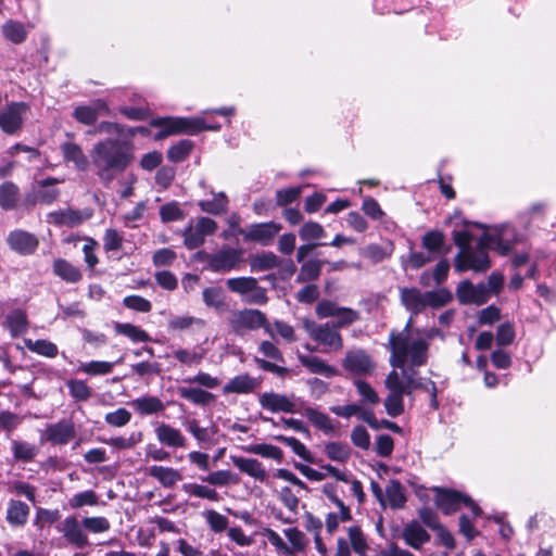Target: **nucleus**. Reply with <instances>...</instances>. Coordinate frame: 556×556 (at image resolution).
<instances>
[{"mask_svg":"<svg viewBox=\"0 0 556 556\" xmlns=\"http://www.w3.org/2000/svg\"><path fill=\"white\" fill-rule=\"evenodd\" d=\"M25 346L33 353H36L38 355L53 358L58 355L59 350L58 346L48 340H31V339H25L24 340Z\"/></svg>","mask_w":556,"mask_h":556,"instance_id":"nucleus-42","label":"nucleus"},{"mask_svg":"<svg viewBox=\"0 0 556 556\" xmlns=\"http://www.w3.org/2000/svg\"><path fill=\"white\" fill-rule=\"evenodd\" d=\"M53 273L62 280L75 283L81 279L80 270L63 258H58L53 263Z\"/></svg>","mask_w":556,"mask_h":556,"instance_id":"nucleus-34","label":"nucleus"},{"mask_svg":"<svg viewBox=\"0 0 556 556\" xmlns=\"http://www.w3.org/2000/svg\"><path fill=\"white\" fill-rule=\"evenodd\" d=\"M434 502L445 515L457 511L462 506L470 509L473 517L481 515L480 507L466 494L451 489L434 488Z\"/></svg>","mask_w":556,"mask_h":556,"instance_id":"nucleus-8","label":"nucleus"},{"mask_svg":"<svg viewBox=\"0 0 556 556\" xmlns=\"http://www.w3.org/2000/svg\"><path fill=\"white\" fill-rule=\"evenodd\" d=\"M236 112L233 106H224L217 110H206L201 115L194 117H164L152 121V125L160 127L161 130L155 135V139H163L167 136L177 134L197 135L204 130H219L220 125L208 121L207 116L215 113L222 116H231Z\"/></svg>","mask_w":556,"mask_h":556,"instance_id":"nucleus-4","label":"nucleus"},{"mask_svg":"<svg viewBox=\"0 0 556 556\" xmlns=\"http://www.w3.org/2000/svg\"><path fill=\"white\" fill-rule=\"evenodd\" d=\"M173 356L182 365L192 366L198 365L204 357V352H197L188 349H176L173 351Z\"/></svg>","mask_w":556,"mask_h":556,"instance_id":"nucleus-59","label":"nucleus"},{"mask_svg":"<svg viewBox=\"0 0 556 556\" xmlns=\"http://www.w3.org/2000/svg\"><path fill=\"white\" fill-rule=\"evenodd\" d=\"M457 299L463 304H483L488 301L489 291L484 285H472L469 281H463L456 291Z\"/></svg>","mask_w":556,"mask_h":556,"instance_id":"nucleus-19","label":"nucleus"},{"mask_svg":"<svg viewBox=\"0 0 556 556\" xmlns=\"http://www.w3.org/2000/svg\"><path fill=\"white\" fill-rule=\"evenodd\" d=\"M283 534L290 543V545H288L289 552L287 555H293L305 551L307 546V539L302 531L296 528H289L283 530Z\"/></svg>","mask_w":556,"mask_h":556,"instance_id":"nucleus-44","label":"nucleus"},{"mask_svg":"<svg viewBox=\"0 0 556 556\" xmlns=\"http://www.w3.org/2000/svg\"><path fill=\"white\" fill-rule=\"evenodd\" d=\"M160 216L163 223H169L182 219L185 217V213L180 208L179 203L173 201L161 206Z\"/></svg>","mask_w":556,"mask_h":556,"instance_id":"nucleus-62","label":"nucleus"},{"mask_svg":"<svg viewBox=\"0 0 556 556\" xmlns=\"http://www.w3.org/2000/svg\"><path fill=\"white\" fill-rule=\"evenodd\" d=\"M298 359L312 374L321 375L326 378H331L338 375V369L334 366L329 365L318 356L299 353Z\"/></svg>","mask_w":556,"mask_h":556,"instance_id":"nucleus-24","label":"nucleus"},{"mask_svg":"<svg viewBox=\"0 0 556 556\" xmlns=\"http://www.w3.org/2000/svg\"><path fill=\"white\" fill-rule=\"evenodd\" d=\"M243 451L247 453L258 455L264 458L274 459L278 463L282 460L283 456V453L280 447L267 443L251 444L244 446Z\"/></svg>","mask_w":556,"mask_h":556,"instance_id":"nucleus-39","label":"nucleus"},{"mask_svg":"<svg viewBox=\"0 0 556 556\" xmlns=\"http://www.w3.org/2000/svg\"><path fill=\"white\" fill-rule=\"evenodd\" d=\"M115 363L105 361H90L80 363L77 368L78 372H84L88 376H105L113 371Z\"/></svg>","mask_w":556,"mask_h":556,"instance_id":"nucleus-43","label":"nucleus"},{"mask_svg":"<svg viewBox=\"0 0 556 556\" xmlns=\"http://www.w3.org/2000/svg\"><path fill=\"white\" fill-rule=\"evenodd\" d=\"M60 531L68 543L78 548L88 544V536L84 531L83 522L80 523L75 517H66L61 523Z\"/></svg>","mask_w":556,"mask_h":556,"instance_id":"nucleus-20","label":"nucleus"},{"mask_svg":"<svg viewBox=\"0 0 556 556\" xmlns=\"http://www.w3.org/2000/svg\"><path fill=\"white\" fill-rule=\"evenodd\" d=\"M352 549L359 556H366L368 543L359 527H350L348 530Z\"/></svg>","mask_w":556,"mask_h":556,"instance_id":"nucleus-52","label":"nucleus"},{"mask_svg":"<svg viewBox=\"0 0 556 556\" xmlns=\"http://www.w3.org/2000/svg\"><path fill=\"white\" fill-rule=\"evenodd\" d=\"M206 325L205 320L189 315H176L172 316L168 320V329L173 331H184L191 328H204Z\"/></svg>","mask_w":556,"mask_h":556,"instance_id":"nucleus-35","label":"nucleus"},{"mask_svg":"<svg viewBox=\"0 0 556 556\" xmlns=\"http://www.w3.org/2000/svg\"><path fill=\"white\" fill-rule=\"evenodd\" d=\"M260 380L253 378L249 375H239L233 377L229 382H227L223 392L228 393H249L254 391L260 386Z\"/></svg>","mask_w":556,"mask_h":556,"instance_id":"nucleus-30","label":"nucleus"},{"mask_svg":"<svg viewBox=\"0 0 556 556\" xmlns=\"http://www.w3.org/2000/svg\"><path fill=\"white\" fill-rule=\"evenodd\" d=\"M386 505L393 509L402 508L406 502L405 491L402 483L397 480H392L386 488L384 495Z\"/></svg>","mask_w":556,"mask_h":556,"instance_id":"nucleus-33","label":"nucleus"},{"mask_svg":"<svg viewBox=\"0 0 556 556\" xmlns=\"http://www.w3.org/2000/svg\"><path fill=\"white\" fill-rule=\"evenodd\" d=\"M155 434L160 443L169 447H186L187 440L179 429L161 424L155 428Z\"/></svg>","mask_w":556,"mask_h":556,"instance_id":"nucleus-26","label":"nucleus"},{"mask_svg":"<svg viewBox=\"0 0 556 556\" xmlns=\"http://www.w3.org/2000/svg\"><path fill=\"white\" fill-rule=\"evenodd\" d=\"M114 329L118 334L129 338L132 342H147L150 340L149 334L144 330L132 324L116 323Z\"/></svg>","mask_w":556,"mask_h":556,"instance_id":"nucleus-49","label":"nucleus"},{"mask_svg":"<svg viewBox=\"0 0 556 556\" xmlns=\"http://www.w3.org/2000/svg\"><path fill=\"white\" fill-rule=\"evenodd\" d=\"M279 265V258L273 252H264L251 260V268L254 271L269 270Z\"/></svg>","mask_w":556,"mask_h":556,"instance_id":"nucleus-55","label":"nucleus"},{"mask_svg":"<svg viewBox=\"0 0 556 556\" xmlns=\"http://www.w3.org/2000/svg\"><path fill=\"white\" fill-rule=\"evenodd\" d=\"M213 195L212 200H201L198 202L199 207L202 212L220 215L227 212L228 198L224 192H211Z\"/></svg>","mask_w":556,"mask_h":556,"instance_id":"nucleus-32","label":"nucleus"},{"mask_svg":"<svg viewBox=\"0 0 556 556\" xmlns=\"http://www.w3.org/2000/svg\"><path fill=\"white\" fill-rule=\"evenodd\" d=\"M217 230V223L210 217H200L195 224H190L184 230V244L189 250L201 247L206 236L213 235Z\"/></svg>","mask_w":556,"mask_h":556,"instance_id":"nucleus-11","label":"nucleus"},{"mask_svg":"<svg viewBox=\"0 0 556 556\" xmlns=\"http://www.w3.org/2000/svg\"><path fill=\"white\" fill-rule=\"evenodd\" d=\"M60 149L66 163H73L74 166L81 172L88 169L90 162L79 144L73 141H66L61 144Z\"/></svg>","mask_w":556,"mask_h":556,"instance_id":"nucleus-22","label":"nucleus"},{"mask_svg":"<svg viewBox=\"0 0 556 556\" xmlns=\"http://www.w3.org/2000/svg\"><path fill=\"white\" fill-rule=\"evenodd\" d=\"M8 243L12 250L21 254H30L36 250L38 240L27 231L15 230L9 235Z\"/></svg>","mask_w":556,"mask_h":556,"instance_id":"nucleus-23","label":"nucleus"},{"mask_svg":"<svg viewBox=\"0 0 556 556\" xmlns=\"http://www.w3.org/2000/svg\"><path fill=\"white\" fill-rule=\"evenodd\" d=\"M203 517L213 532L219 533L228 528V518L216 510H206Z\"/></svg>","mask_w":556,"mask_h":556,"instance_id":"nucleus-60","label":"nucleus"},{"mask_svg":"<svg viewBox=\"0 0 556 556\" xmlns=\"http://www.w3.org/2000/svg\"><path fill=\"white\" fill-rule=\"evenodd\" d=\"M28 514L29 508L25 503L11 501L8 508L7 519L11 525L22 526L27 521Z\"/></svg>","mask_w":556,"mask_h":556,"instance_id":"nucleus-47","label":"nucleus"},{"mask_svg":"<svg viewBox=\"0 0 556 556\" xmlns=\"http://www.w3.org/2000/svg\"><path fill=\"white\" fill-rule=\"evenodd\" d=\"M147 475L159 481L164 488H172L182 479L181 473L172 467L151 466L147 468Z\"/></svg>","mask_w":556,"mask_h":556,"instance_id":"nucleus-29","label":"nucleus"},{"mask_svg":"<svg viewBox=\"0 0 556 556\" xmlns=\"http://www.w3.org/2000/svg\"><path fill=\"white\" fill-rule=\"evenodd\" d=\"M402 536L405 543L415 549H419L430 540L429 533L417 521L407 523L403 529Z\"/></svg>","mask_w":556,"mask_h":556,"instance_id":"nucleus-28","label":"nucleus"},{"mask_svg":"<svg viewBox=\"0 0 556 556\" xmlns=\"http://www.w3.org/2000/svg\"><path fill=\"white\" fill-rule=\"evenodd\" d=\"M303 328L308 337L323 348L321 351L324 353H337L343 349L341 333L330 324H316L313 320L304 319Z\"/></svg>","mask_w":556,"mask_h":556,"instance_id":"nucleus-5","label":"nucleus"},{"mask_svg":"<svg viewBox=\"0 0 556 556\" xmlns=\"http://www.w3.org/2000/svg\"><path fill=\"white\" fill-rule=\"evenodd\" d=\"M90 159L97 177L108 187L131 164L134 154L129 143L106 138L93 144Z\"/></svg>","mask_w":556,"mask_h":556,"instance_id":"nucleus-3","label":"nucleus"},{"mask_svg":"<svg viewBox=\"0 0 556 556\" xmlns=\"http://www.w3.org/2000/svg\"><path fill=\"white\" fill-rule=\"evenodd\" d=\"M192 147L193 144L191 141L181 140L177 144H174L173 147L169 148L167 152V157L169 159V161L175 163L181 162L189 155V153L192 150Z\"/></svg>","mask_w":556,"mask_h":556,"instance_id":"nucleus-63","label":"nucleus"},{"mask_svg":"<svg viewBox=\"0 0 556 556\" xmlns=\"http://www.w3.org/2000/svg\"><path fill=\"white\" fill-rule=\"evenodd\" d=\"M321 270V262L316 260L306 261L303 263L300 274L298 276L299 281L315 280Z\"/></svg>","mask_w":556,"mask_h":556,"instance_id":"nucleus-64","label":"nucleus"},{"mask_svg":"<svg viewBox=\"0 0 556 556\" xmlns=\"http://www.w3.org/2000/svg\"><path fill=\"white\" fill-rule=\"evenodd\" d=\"M178 394L180 397L197 405H206L215 400V396L211 392L198 388L180 387Z\"/></svg>","mask_w":556,"mask_h":556,"instance_id":"nucleus-41","label":"nucleus"},{"mask_svg":"<svg viewBox=\"0 0 556 556\" xmlns=\"http://www.w3.org/2000/svg\"><path fill=\"white\" fill-rule=\"evenodd\" d=\"M452 300V294L445 289H438L425 292L426 307L439 308Z\"/></svg>","mask_w":556,"mask_h":556,"instance_id":"nucleus-58","label":"nucleus"},{"mask_svg":"<svg viewBox=\"0 0 556 556\" xmlns=\"http://www.w3.org/2000/svg\"><path fill=\"white\" fill-rule=\"evenodd\" d=\"M303 414L314 425V427L325 432L326 434H330L334 431L331 419L325 413L314 407H305Z\"/></svg>","mask_w":556,"mask_h":556,"instance_id":"nucleus-38","label":"nucleus"},{"mask_svg":"<svg viewBox=\"0 0 556 556\" xmlns=\"http://www.w3.org/2000/svg\"><path fill=\"white\" fill-rule=\"evenodd\" d=\"M129 405L140 415H152L164 409L163 402L159 397L151 395L135 399Z\"/></svg>","mask_w":556,"mask_h":556,"instance_id":"nucleus-31","label":"nucleus"},{"mask_svg":"<svg viewBox=\"0 0 556 556\" xmlns=\"http://www.w3.org/2000/svg\"><path fill=\"white\" fill-rule=\"evenodd\" d=\"M203 302L207 307L215 309L225 308V294L219 287H208L202 292Z\"/></svg>","mask_w":556,"mask_h":556,"instance_id":"nucleus-51","label":"nucleus"},{"mask_svg":"<svg viewBox=\"0 0 556 556\" xmlns=\"http://www.w3.org/2000/svg\"><path fill=\"white\" fill-rule=\"evenodd\" d=\"M18 199V188L11 181L0 186V206L3 210H13Z\"/></svg>","mask_w":556,"mask_h":556,"instance_id":"nucleus-48","label":"nucleus"},{"mask_svg":"<svg viewBox=\"0 0 556 556\" xmlns=\"http://www.w3.org/2000/svg\"><path fill=\"white\" fill-rule=\"evenodd\" d=\"M98 504L99 496L92 490L76 493L68 500V506L72 509H78L84 506H97Z\"/></svg>","mask_w":556,"mask_h":556,"instance_id":"nucleus-54","label":"nucleus"},{"mask_svg":"<svg viewBox=\"0 0 556 556\" xmlns=\"http://www.w3.org/2000/svg\"><path fill=\"white\" fill-rule=\"evenodd\" d=\"M201 480L215 486L236 484L239 481L238 477L229 470H217L210 472L207 476L202 477Z\"/></svg>","mask_w":556,"mask_h":556,"instance_id":"nucleus-50","label":"nucleus"},{"mask_svg":"<svg viewBox=\"0 0 556 556\" xmlns=\"http://www.w3.org/2000/svg\"><path fill=\"white\" fill-rule=\"evenodd\" d=\"M199 256L206 262L211 271L229 273L243 262V250L225 245L214 253L200 252Z\"/></svg>","mask_w":556,"mask_h":556,"instance_id":"nucleus-7","label":"nucleus"},{"mask_svg":"<svg viewBox=\"0 0 556 556\" xmlns=\"http://www.w3.org/2000/svg\"><path fill=\"white\" fill-rule=\"evenodd\" d=\"M281 229V225L275 222L252 224L244 229H239L243 240L269 245Z\"/></svg>","mask_w":556,"mask_h":556,"instance_id":"nucleus-13","label":"nucleus"},{"mask_svg":"<svg viewBox=\"0 0 556 556\" xmlns=\"http://www.w3.org/2000/svg\"><path fill=\"white\" fill-rule=\"evenodd\" d=\"M5 326L10 330L12 337H18L26 332L28 321L26 313L22 309L10 312L5 319Z\"/></svg>","mask_w":556,"mask_h":556,"instance_id":"nucleus-37","label":"nucleus"},{"mask_svg":"<svg viewBox=\"0 0 556 556\" xmlns=\"http://www.w3.org/2000/svg\"><path fill=\"white\" fill-rule=\"evenodd\" d=\"M228 324L231 331L238 336H243L261 327L268 334L273 336L271 327L267 324L266 316L258 309L243 308L233 311L228 317Z\"/></svg>","mask_w":556,"mask_h":556,"instance_id":"nucleus-6","label":"nucleus"},{"mask_svg":"<svg viewBox=\"0 0 556 556\" xmlns=\"http://www.w3.org/2000/svg\"><path fill=\"white\" fill-rule=\"evenodd\" d=\"M413 317L400 332L390 334V364L393 369L386 379L389 391L384 400V407L389 416L396 417L404 412L403 396L412 394L417 389L431 393V403L437 407V387L431 380H424L417 375L415 368L424 366L428 358L430 336L414 330Z\"/></svg>","mask_w":556,"mask_h":556,"instance_id":"nucleus-1","label":"nucleus"},{"mask_svg":"<svg viewBox=\"0 0 556 556\" xmlns=\"http://www.w3.org/2000/svg\"><path fill=\"white\" fill-rule=\"evenodd\" d=\"M299 237L305 242H320L326 237V231L319 223L311 220L299 229Z\"/></svg>","mask_w":556,"mask_h":556,"instance_id":"nucleus-45","label":"nucleus"},{"mask_svg":"<svg viewBox=\"0 0 556 556\" xmlns=\"http://www.w3.org/2000/svg\"><path fill=\"white\" fill-rule=\"evenodd\" d=\"M229 291L244 298L247 303L265 304L268 300L266 290L258 286L254 277H236L226 280Z\"/></svg>","mask_w":556,"mask_h":556,"instance_id":"nucleus-9","label":"nucleus"},{"mask_svg":"<svg viewBox=\"0 0 556 556\" xmlns=\"http://www.w3.org/2000/svg\"><path fill=\"white\" fill-rule=\"evenodd\" d=\"M182 491L190 496H195V497L208 500L212 502H218L220 498L219 494L217 493V491L215 489H212L204 484L185 483L182 485Z\"/></svg>","mask_w":556,"mask_h":556,"instance_id":"nucleus-46","label":"nucleus"},{"mask_svg":"<svg viewBox=\"0 0 556 556\" xmlns=\"http://www.w3.org/2000/svg\"><path fill=\"white\" fill-rule=\"evenodd\" d=\"M28 105L23 102H12L0 112V128L8 135L21 129Z\"/></svg>","mask_w":556,"mask_h":556,"instance_id":"nucleus-14","label":"nucleus"},{"mask_svg":"<svg viewBox=\"0 0 556 556\" xmlns=\"http://www.w3.org/2000/svg\"><path fill=\"white\" fill-rule=\"evenodd\" d=\"M316 314L320 318L336 317V329L348 327L359 319L358 312L342 307L331 301H320L316 306Z\"/></svg>","mask_w":556,"mask_h":556,"instance_id":"nucleus-10","label":"nucleus"},{"mask_svg":"<svg viewBox=\"0 0 556 556\" xmlns=\"http://www.w3.org/2000/svg\"><path fill=\"white\" fill-rule=\"evenodd\" d=\"M342 367L349 374L361 377L370 376L376 369V364L366 351L353 349L345 353Z\"/></svg>","mask_w":556,"mask_h":556,"instance_id":"nucleus-12","label":"nucleus"},{"mask_svg":"<svg viewBox=\"0 0 556 556\" xmlns=\"http://www.w3.org/2000/svg\"><path fill=\"white\" fill-rule=\"evenodd\" d=\"M231 460L241 472L247 473L256 481L265 482L267 480V471L257 459L232 456Z\"/></svg>","mask_w":556,"mask_h":556,"instance_id":"nucleus-25","label":"nucleus"},{"mask_svg":"<svg viewBox=\"0 0 556 556\" xmlns=\"http://www.w3.org/2000/svg\"><path fill=\"white\" fill-rule=\"evenodd\" d=\"M75 427L68 420H62L49 425L45 431L43 438L52 444L63 445L68 443L75 437Z\"/></svg>","mask_w":556,"mask_h":556,"instance_id":"nucleus-21","label":"nucleus"},{"mask_svg":"<svg viewBox=\"0 0 556 556\" xmlns=\"http://www.w3.org/2000/svg\"><path fill=\"white\" fill-rule=\"evenodd\" d=\"M12 452L16 460L30 462L38 453V448L27 442L13 441Z\"/></svg>","mask_w":556,"mask_h":556,"instance_id":"nucleus-57","label":"nucleus"},{"mask_svg":"<svg viewBox=\"0 0 556 556\" xmlns=\"http://www.w3.org/2000/svg\"><path fill=\"white\" fill-rule=\"evenodd\" d=\"M1 30L3 37L15 45L22 43L27 36V31L24 24L13 20L7 21L2 25Z\"/></svg>","mask_w":556,"mask_h":556,"instance_id":"nucleus-40","label":"nucleus"},{"mask_svg":"<svg viewBox=\"0 0 556 556\" xmlns=\"http://www.w3.org/2000/svg\"><path fill=\"white\" fill-rule=\"evenodd\" d=\"M473 237L468 228V224L462 230L453 231L454 243L459 248L455 257V269L458 271L475 270L485 271L490 267V260L486 253L488 249L496 251L501 255H507L513 242L508 239V229L494 228L480 237L477 242V249L470 247Z\"/></svg>","mask_w":556,"mask_h":556,"instance_id":"nucleus-2","label":"nucleus"},{"mask_svg":"<svg viewBox=\"0 0 556 556\" xmlns=\"http://www.w3.org/2000/svg\"><path fill=\"white\" fill-rule=\"evenodd\" d=\"M321 492L328 498V501L333 504L341 511V521H350L352 520V514L343 501L339 497L338 488L333 483H326L321 488Z\"/></svg>","mask_w":556,"mask_h":556,"instance_id":"nucleus-36","label":"nucleus"},{"mask_svg":"<svg viewBox=\"0 0 556 556\" xmlns=\"http://www.w3.org/2000/svg\"><path fill=\"white\" fill-rule=\"evenodd\" d=\"M401 302L413 315L421 313L426 308L425 292L417 288L401 289Z\"/></svg>","mask_w":556,"mask_h":556,"instance_id":"nucleus-27","label":"nucleus"},{"mask_svg":"<svg viewBox=\"0 0 556 556\" xmlns=\"http://www.w3.org/2000/svg\"><path fill=\"white\" fill-rule=\"evenodd\" d=\"M275 439L281 443H285L291 450L302 459L306 462H312V455L311 452L306 448V446L300 442L296 438L293 437H285V435H277Z\"/></svg>","mask_w":556,"mask_h":556,"instance_id":"nucleus-61","label":"nucleus"},{"mask_svg":"<svg viewBox=\"0 0 556 556\" xmlns=\"http://www.w3.org/2000/svg\"><path fill=\"white\" fill-rule=\"evenodd\" d=\"M262 408L271 413H298L293 397L276 392H264L258 396Z\"/></svg>","mask_w":556,"mask_h":556,"instance_id":"nucleus-16","label":"nucleus"},{"mask_svg":"<svg viewBox=\"0 0 556 556\" xmlns=\"http://www.w3.org/2000/svg\"><path fill=\"white\" fill-rule=\"evenodd\" d=\"M328 458L339 463H345L351 457V448L346 444L330 442L325 446Z\"/></svg>","mask_w":556,"mask_h":556,"instance_id":"nucleus-56","label":"nucleus"},{"mask_svg":"<svg viewBox=\"0 0 556 556\" xmlns=\"http://www.w3.org/2000/svg\"><path fill=\"white\" fill-rule=\"evenodd\" d=\"M90 217V211L66 208L49 213L47 222L56 226L75 227L88 220Z\"/></svg>","mask_w":556,"mask_h":556,"instance_id":"nucleus-18","label":"nucleus"},{"mask_svg":"<svg viewBox=\"0 0 556 556\" xmlns=\"http://www.w3.org/2000/svg\"><path fill=\"white\" fill-rule=\"evenodd\" d=\"M71 396L79 402L88 401L92 395V390L86 381L80 379H71L66 382Z\"/></svg>","mask_w":556,"mask_h":556,"instance_id":"nucleus-53","label":"nucleus"},{"mask_svg":"<svg viewBox=\"0 0 556 556\" xmlns=\"http://www.w3.org/2000/svg\"><path fill=\"white\" fill-rule=\"evenodd\" d=\"M59 180L55 178H47L42 181L37 182L33 191L25 198L27 205H35L38 202L50 204L59 197V190L51 188V186L58 184Z\"/></svg>","mask_w":556,"mask_h":556,"instance_id":"nucleus-17","label":"nucleus"},{"mask_svg":"<svg viewBox=\"0 0 556 556\" xmlns=\"http://www.w3.org/2000/svg\"><path fill=\"white\" fill-rule=\"evenodd\" d=\"M110 109L102 99H96L88 104H80L73 109L72 116L81 125L91 126L100 116L108 115Z\"/></svg>","mask_w":556,"mask_h":556,"instance_id":"nucleus-15","label":"nucleus"}]
</instances>
